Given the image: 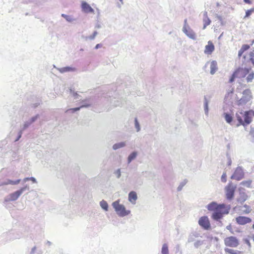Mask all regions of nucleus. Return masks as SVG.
Returning <instances> with one entry per match:
<instances>
[{"mask_svg":"<svg viewBox=\"0 0 254 254\" xmlns=\"http://www.w3.org/2000/svg\"><path fill=\"white\" fill-rule=\"evenodd\" d=\"M29 189L30 188L29 186L28 185H25L20 189L7 195L4 198L3 205L7 208H11V206L9 205V202L16 200L24 191L25 190H29Z\"/></svg>","mask_w":254,"mask_h":254,"instance_id":"nucleus-1","label":"nucleus"},{"mask_svg":"<svg viewBox=\"0 0 254 254\" xmlns=\"http://www.w3.org/2000/svg\"><path fill=\"white\" fill-rule=\"evenodd\" d=\"M231 206L230 205H226L224 208H220L218 210L213 212L211 215L212 219L222 224L221 220L223 218L224 215L229 214Z\"/></svg>","mask_w":254,"mask_h":254,"instance_id":"nucleus-2","label":"nucleus"},{"mask_svg":"<svg viewBox=\"0 0 254 254\" xmlns=\"http://www.w3.org/2000/svg\"><path fill=\"white\" fill-rule=\"evenodd\" d=\"M112 206L115 209L117 214L120 217H124L128 215L130 211L127 210L125 206L119 203V200H116L113 202Z\"/></svg>","mask_w":254,"mask_h":254,"instance_id":"nucleus-3","label":"nucleus"},{"mask_svg":"<svg viewBox=\"0 0 254 254\" xmlns=\"http://www.w3.org/2000/svg\"><path fill=\"white\" fill-rule=\"evenodd\" d=\"M237 189V185L230 181L224 188L226 198L229 200H232L235 196V192Z\"/></svg>","mask_w":254,"mask_h":254,"instance_id":"nucleus-4","label":"nucleus"},{"mask_svg":"<svg viewBox=\"0 0 254 254\" xmlns=\"http://www.w3.org/2000/svg\"><path fill=\"white\" fill-rule=\"evenodd\" d=\"M242 98L238 101V105L243 106L246 105L252 99V92L249 89H247L243 91Z\"/></svg>","mask_w":254,"mask_h":254,"instance_id":"nucleus-5","label":"nucleus"},{"mask_svg":"<svg viewBox=\"0 0 254 254\" xmlns=\"http://www.w3.org/2000/svg\"><path fill=\"white\" fill-rule=\"evenodd\" d=\"M244 177L245 172L242 166H238L235 169L233 174L231 176V179L237 181H240L244 179Z\"/></svg>","mask_w":254,"mask_h":254,"instance_id":"nucleus-6","label":"nucleus"},{"mask_svg":"<svg viewBox=\"0 0 254 254\" xmlns=\"http://www.w3.org/2000/svg\"><path fill=\"white\" fill-rule=\"evenodd\" d=\"M224 242L226 246L232 248H237L240 244L239 240L235 236L226 237Z\"/></svg>","mask_w":254,"mask_h":254,"instance_id":"nucleus-7","label":"nucleus"},{"mask_svg":"<svg viewBox=\"0 0 254 254\" xmlns=\"http://www.w3.org/2000/svg\"><path fill=\"white\" fill-rule=\"evenodd\" d=\"M251 66L240 67H239L236 70L235 72L237 74V78H242L246 77L247 75L251 71Z\"/></svg>","mask_w":254,"mask_h":254,"instance_id":"nucleus-8","label":"nucleus"},{"mask_svg":"<svg viewBox=\"0 0 254 254\" xmlns=\"http://www.w3.org/2000/svg\"><path fill=\"white\" fill-rule=\"evenodd\" d=\"M226 207V205L224 203H217L215 201H212L209 203L206 207L209 211L214 212L220 208H224Z\"/></svg>","mask_w":254,"mask_h":254,"instance_id":"nucleus-9","label":"nucleus"},{"mask_svg":"<svg viewBox=\"0 0 254 254\" xmlns=\"http://www.w3.org/2000/svg\"><path fill=\"white\" fill-rule=\"evenodd\" d=\"M198 224L204 230H208L211 228L210 222L206 216L200 217L198 220Z\"/></svg>","mask_w":254,"mask_h":254,"instance_id":"nucleus-10","label":"nucleus"},{"mask_svg":"<svg viewBox=\"0 0 254 254\" xmlns=\"http://www.w3.org/2000/svg\"><path fill=\"white\" fill-rule=\"evenodd\" d=\"M40 118L39 114L31 117L28 120L24 122V124L21 126L22 127V130H26L32 124L35 122L38 119Z\"/></svg>","mask_w":254,"mask_h":254,"instance_id":"nucleus-11","label":"nucleus"},{"mask_svg":"<svg viewBox=\"0 0 254 254\" xmlns=\"http://www.w3.org/2000/svg\"><path fill=\"white\" fill-rule=\"evenodd\" d=\"M237 224L244 225L252 222V219L250 217L243 216H239L236 218Z\"/></svg>","mask_w":254,"mask_h":254,"instance_id":"nucleus-12","label":"nucleus"},{"mask_svg":"<svg viewBox=\"0 0 254 254\" xmlns=\"http://www.w3.org/2000/svg\"><path fill=\"white\" fill-rule=\"evenodd\" d=\"M21 179H17L15 180H13L9 179H5L2 181L0 182V186H5V185H12L15 186L17 185L20 183L21 182Z\"/></svg>","mask_w":254,"mask_h":254,"instance_id":"nucleus-13","label":"nucleus"},{"mask_svg":"<svg viewBox=\"0 0 254 254\" xmlns=\"http://www.w3.org/2000/svg\"><path fill=\"white\" fill-rule=\"evenodd\" d=\"M243 117L244 118L243 123V126L246 127L252 122V115L251 111L245 112Z\"/></svg>","mask_w":254,"mask_h":254,"instance_id":"nucleus-14","label":"nucleus"},{"mask_svg":"<svg viewBox=\"0 0 254 254\" xmlns=\"http://www.w3.org/2000/svg\"><path fill=\"white\" fill-rule=\"evenodd\" d=\"M82 10L86 13H93L94 10L91 7L89 4L87 2L82 1L81 4Z\"/></svg>","mask_w":254,"mask_h":254,"instance_id":"nucleus-15","label":"nucleus"},{"mask_svg":"<svg viewBox=\"0 0 254 254\" xmlns=\"http://www.w3.org/2000/svg\"><path fill=\"white\" fill-rule=\"evenodd\" d=\"M183 32L186 34L187 36H188L189 38L192 39L193 40H195L196 39V34L194 32V31L189 27V28H186L184 29H182Z\"/></svg>","mask_w":254,"mask_h":254,"instance_id":"nucleus-16","label":"nucleus"},{"mask_svg":"<svg viewBox=\"0 0 254 254\" xmlns=\"http://www.w3.org/2000/svg\"><path fill=\"white\" fill-rule=\"evenodd\" d=\"M227 108V105L223 106V110L224 111V112L223 114V116L227 123L231 124L233 121V118L232 116L228 112H226Z\"/></svg>","mask_w":254,"mask_h":254,"instance_id":"nucleus-17","label":"nucleus"},{"mask_svg":"<svg viewBox=\"0 0 254 254\" xmlns=\"http://www.w3.org/2000/svg\"><path fill=\"white\" fill-rule=\"evenodd\" d=\"M91 106L90 104L86 103V101H82V105L78 107L70 108L66 110V113H74L75 112L78 111L82 108H88Z\"/></svg>","mask_w":254,"mask_h":254,"instance_id":"nucleus-18","label":"nucleus"},{"mask_svg":"<svg viewBox=\"0 0 254 254\" xmlns=\"http://www.w3.org/2000/svg\"><path fill=\"white\" fill-rule=\"evenodd\" d=\"M248 198V195L245 192H240L239 196L237 198V201L241 204H243Z\"/></svg>","mask_w":254,"mask_h":254,"instance_id":"nucleus-19","label":"nucleus"},{"mask_svg":"<svg viewBox=\"0 0 254 254\" xmlns=\"http://www.w3.org/2000/svg\"><path fill=\"white\" fill-rule=\"evenodd\" d=\"M214 50V46L213 44L209 41L208 45L205 46L204 53L207 54H211Z\"/></svg>","mask_w":254,"mask_h":254,"instance_id":"nucleus-20","label":"nucleus"},{"mask_svg":"<svg viewBox=\"0 0 254 254\" xmlns=\"http://www.w3.org/2000/svg\"><path fill=\"white\" fill-rule=\"evenodd\" d=\"M137 199V196L136 192L134 191H131L128 193V200L131 203H135V201Z\"/></svg>","mask_w":254,"mask_h":254,"instance_id":"nucleus-21","label":"nucleus"},{"mask_svg":"<svg viewBox=\"0 0 254 254\" xmlns=\"http://www.w3.org/2000/svg\"><path fill=\"white\" fill-rule=\"evenodd\" d=\"M57 69L61 73H62L67 72H73L76 70L75 68L68 66L62 68H58Z\"/></svg>","mask_w":254,"mask_h":254,"instance_id":"nucleus-22","label":"nucleus"},{"mask_svg":"<svg viewBox=\"0 0 254 254\" xmlns=\"http://www.w3.org/2000/svg\"><path fill=\"white\" fill-rule=\"evenodd\" d=\"M199 236L200 234L196 232H193L191 233L189 236L188 242L191 243L195 241V238L199 237Z\"/></svg>","mask_w":254,"mask_h":254,"instance_id":"nucleus-23","label":"nucleus"},{"mask_svg":"<svg viewBox=\"0 0 254 254\" xmlns=\"http://www.w3.org/2000/svg\"><path fill=\"white\" fill-rule=\"evenodd\" d=\"M217 63L216 61H212L210 63V74L213 75L217 70Z\"/></svg>","mask_w":254,"mask_h":254,"instance_id":"nucleus-24","label":"nucleus"},{"mask_svg":"<svg viewBox=\"0 0 254 254\" xmlns=\"http://www.w3.org/2000/svg\"><path fill=\"white\" fill-rule=\"evenodd\" d=\"M32 98L33 99V102L31 103V106L33 108H36L41 104V100L40 98L36 96H33Z\"/></svg>","mask_w":254,"mask_h":254,"instance_id":"nucleus-25","label":"nucleus"},{"mask_svg":"<svg viewBox=\"0 0 254 254\" xmlns=\"http://www.w3.org/2000/svg\"><path fill=\"white\" fill-rule=\"evenodd\" d=\"M137 152L136 151H132L127 157V164H130L133 160H134L137 156Z\"/></svg>","mask_w":254,"mask_h":254,"instance_id":"nucleus-26","label":"nucleus"},{"mask_svg":"<svg viewBox=\"0 0 254 254\" xmlns=\"http://www.w3.org/2000/svg\"><path fill=\"white\" fill-rule=\"evenodd\" d=\"M248 76L246 78V80L247 83L252 82L254 78V71L252 70V67L251 66V71L247 74Z\"/></svg>","mask_w":254,"mask_h":254,"instance_id":"nucleus-27","label":"nucleus"},{"mask_svg":"<svg viewBox=\"0 0 254 254\" xmlns=\"http://www.w3.org/2000/svg\"><path fill=\"white\" fill-rule=\"evenodd\" d=\"M208 104L209 101L207 100L206 96L204 97V113L206 115H208L209 112V108H208Z\"/></svg>","mask_w":254,"mask_h":254,"instance_id":"nucleus-28","label":"nucleus"},{"mask_svg":"<svg viewBox=\"0 0 254 254\" xmlns=\"http://www.w3.org/2000/svg\"><path fill=\"white\" fill-rule=\"evenodd\" d=\"M225 252L230 254H243V253L238 250H235L229 248H225Z\"/></svg>","mask_w":254,"mask_h":254,"instance_id":"nucleus-29","label":"nucleus"},{"mask_svg":"<svg viewBox=\"0 0 254 254\" xmlns=\"http://www.w3.org/2000/svg\"><path fill=\"white\" fill-rule=\"evenodd\" d=\"M126 144L125 142H120L117 143H115L113 146V149L115 150L124 147L126 146Z\"/></svg>","mask_w":254,"mask_h":254,"instance_id":"nucleus-30","label":"nucleus"},{"mask_svg":"<svg viewBox=\"0 0 254 254\" xmlns=\"http://www.w3.org/2000/svg\"><path fill=\"white\" fill-rule=\"evenodd\" d=\"M252 183V180H249L247 181H243L240 183V185L249 188H252L251 185Z\"/></svg>","mask_w":254,"mask_h":254,"instance_id":"nucleus-31","label":"nucleus"},{"mask_svg":"<svg viewBox=\"0 0 254 254\" xmlns=\"http://www.w3.org/2000/svg\"><path fill=\"white\" fill-rule=\"evenodd\" d=\"M233 93V89L229 90L224 97V102H226L227 100L231 99Z\"/></svg>","mask_w":254,"mask_h":254,"instance_id":"nucleus-32","label":"nucleus"},{"mask_svg":"<svg viewBox=\"0 0 254 254\" xmlns=\"http://www.w3.org/2000/svg\"><path fill=\"white\" fill-rule=\"evenodd\" d=\"M204 16H206V18L203 19L204 25H203V29H205L206 27L209 25L210 24L211 20L210 19L207 17V12H205L204 13Z\"/></svg>","mask_w":254,"mask_h":254,"instance_id":"nucleus-33","label":"nucleus"},{"mask_svg":"<svg viewBox=\"0 0 254 254\" xmlns=\"http://www.w3.org/2000/svg\"><path fill=\"white\" fill-rule=\"evenodd\" d=\"M161 254H169L168 246L166 243H164L162 245V247L161 249Z\"/></svg>","mask_w":254,"mask_h":254,"instance_id":"nucleus-34","label":"nucleus"},{"mask_svg":"<svg viewBox=\"0 0 254 254\" xmlns=\"http://www.w3.org/2000/svg\"><path fill=\"white\" fill-rule=\"evenodd\" d=\"M100 205L101 208L105 211H108V204L107 202L104 200H102L100 202Z\"/></svg>","mask_w":254,"mask_h":254,"instance_id":"nucleus-35","label":"nucleus"},{"mask_svg":"<svg viewBox=\"0 0 254 254\" xmlns=\"http://www.w3.org/2000/svg\"><path fill=\"white\" fill-rule=\"evenodd\" d=\"M61 16L64 18L67 22H71L74 20V19H73L72 16L71 15H66L65 14H62Z\"/></svg>","mask_w":254,"mask_h":254,"instance_id":"nucleus-36","label":"nucleus"},{"mask_svg":"<svg viewBox=\"0 0 254 254\" xmlns=\"http://www.w3.org/2000/svg\"><path fill=\"white\" fill-rule=\"evenodd\" d=\"M110 102L112 106L114 107H117L122 105V104L120 103V102H119L118 100H113V99H111V98L110 99Z\"/></svg>","mask_w":254,"mask_h":254,"instance_id":"nucleus-37","label":"nucleus"},{"mask_svg":"<svg viewBox=\"0 0 254 254\" xmlns=\"http://www.w3.org/2000/svg\"><path fill=\"white\" fill-rule=\"evenodd\" d=\"M249 61L252 63L253 66H254V50L249 53Z\"/></svg>","mask_w":254,"mask_h":254,"instance_id":"nucleus-38","label":"nucleus"},{"mask_svg":"<svg viewBox=\"0 0 254 254\" xmlns=\"http://www.w3.org/2000/svg\"><path fill=\"white\" fill-rule=\"evenodd\" d=\"M134 126L137 132L140 130V124L136 118L134 119Z\"/></svg>","mask_w":254,"mask_h":254,"instance_id":"nucleus-39","label":"nucleus"},{"mask_svg":"<svg viewBox=\"0 0 254 254\" xmlns=\"http://www.w3.org/2000/svg\"><path fill=\"white\" fill-rule=\"evenodd\" d=\"M187 180H184L183 182H182L180 184V185H179V186H178V187L177 188V190H178V191H181V190L183 189V187L186 185V184H187Z\"/></svg>","mask_w":254,"mask_h":254,"instance_id":"nucleus-40","label":"nucleus"},{"mask_svg":"<svg viewBox=\"0 0 254 254\" xmlns=\"http://www.w3.org/2000/svg\"><path fill=\"white\" fill-rule=\"evenodd\" d=\"M70 92L73 94L75 99L79 100H81L80 98L81 96L77 92H74L71 89H70Z\"/></svg>","mask_w":254,"mask_h":254,"instance_id":"nucleus-41","label":"nucleus"},{"mask_svg":"<svg viewBox=\"0 0 254 254\" xmlns=\"http://www.w3.org/2000/svg\"><path fill=\"white\" fill-rule=\"evenodd\" d=\"M24 130H22V127H20V129L18 131V132L17 133V136L16 139H15V142L18 141L20 139V138L21 137L22 133Z\"/></svg>","mask_w":254,"mask_h":254,"instance_id":"nucleus-42","label":"nucleus"},{"mask_svg":"<svg viewBox=\"0 0 254 254\" xmlns=\"http://www.w3.org/2000/svg\"><path fill=\"white\" fill-rule=\"evenodd\" d=\"M203 244V241L201 240H197L194 243V247L197 249Z\"/></svg>","mask_w":254,"mask_h":254,"instance_id":"nucleus-43","label":"nucleus"},{"mask_svg":"<svg viewBox=\"0 0 254 254\" xmlns=\"http://www.w3.org/2000/svg\"><path fill=\"white\" fill-rule=\"evenodd\" d=\"M236 116L237 118V120L239 122V125L238 126L243 125V120L242 119V117L238 114H236Z\"/></svg>","mask_w":254,"mask_h":254,"instance_id":"nucleus-44","label":"nucleus"},{"mask_svg":"<svg viewBox=\"0 0 254 254\" xmlns=\"http://www.w3.org/2000/svg\"><path fill=\"white\" fill-rule=\"evenodd\" d=\"M250 48V45H248V44H244L242 45V46L241 47V48L240 50H241L242 52H243L244 53L245 51H247Z\"/></svg>","mask_w":254,"mask_h":254,"instance_id":"nucleus-45","label":"nucleus"},{"mask_svg":"<svg viewBox=\"0 0 254 254\" xmlns=\"http://www.w3.org/2000/svg\"><path fill=\"white\" fill-rule=\"evenodd\" d=\"M97 34L98 32L96 31H95L91 35L89 36V37H86V39L87 40V39H89L91 40H93L95 39Z\"/></svg>","mask_w":254,"mask_h":254,"instance_id":"nucleus-46","label":"nucleus"},{"mask_svg":"<svg viewBox=\"0 0 254 254\" xmlns=\"http://www.w3.org/2000/svg\"><path fill=\"white\" fill-rule=\"evenodd\" d=\"M254 11V8H252L250 9H248L246 11V15L245 17H249L252 13Z\"/></svg>","mask_w":254,"mask_h":254,"instance_id":"nucleus-47","label":"nucleus"},{"mask_svg":"<svg viewBox=\"0 0 254 254\" xmlns=\"http://www.w3.org/2000/svg\"><path fill=\"white\" fill-rule=\"evenodd\" d=\"M236 78H237V75L235 71H234L229 79V82H233Z\"/></svg>","mask_w":254,"mask_h":254,"instance_id":"nucleus-48","label":"nucleus"},{"mask_svg":"<svg viewBox=\"0 0 254 254\" xmlns=\"http://www.w3.org/2000/svg\"><path fill=\"white\" fill-rule=\"evenodd\" d=\"M244 207L246 208V210L244 211V213H245V214H249V213H250V212L251 211V209L250 206H249L247 204H245L244 205Z\"/></svg>","mask_w":254,"mask_h":254,"instance_id":"nucleus-49","label":"nucleus"},{"mask_svg":"<svg viewBox=\"0 0 254 254\" xmlns=\"http://www.w3.org/2000/svg\"><path fill=\"white\" fill-rule=\"evenodd\" d=\"M221 181L222 183H226L227 181V175L226 172H224L221 176Z\"/></svg>","mask_w":254,"mask_h":254,"instance_id":"nucleus-50","label":"nucleus"},{"mask_svg":"<svg viewBox=\"0 0 254 254\" xmlns=\"http://www.w3.org/2000/svg\"><path fill=\"white\" fill-rule=\"evenodd\" d=\"M114 174L116 175V177L118 179H119L121 176V169H118L116 171H115L114 173Z\"/></svg>","mask_w":254,"mask_h":254,"instance_id":"nucleus-51","label":"nucleus"},{"mask_svg":"<svg viewBox=\"0 0 254 254\" xmlns=\"http://www.w3.org/2000/svg\"><path fill=\"white\" fill-rule=\"evenodd\" d=\"M190 27V26H189V25L187 23V19H185L184 20V26L183 27L182 29H186V28H189V29Z\"/></svg>","mask_w":254,"mask_h":254,"instance_id":"nucleus-52","label":"nucleus"},{"mask_svg":"<svg viewBox=\"0 0 254 254\" xmlns=\"http://www.w3.org/2000/svg\"><path fill=\"white\" fill-rule=\"evenodd\" d=\"M227 158H228L227 165L229 166H231L232 164V161H231V157H230V155H229L228 154H227Z\"/></svg>","mask_w":254,"mask_h":254,"instance_id":"nucleus-53","label":"nucleus"},{"mask_svg":"<svg viewBox=\"0 0 254 254\" xmlns=\"http://www.w3.org/2000/svg\"><path fill=\"white\" fill-rule=\"evenodd\" d=\"M29 181H31L33 183H37L36 179L33 177H29Z\"/></svg>","mask_w":254,"mask_h":254,"instance_id":"nucleus-54","label":"nucleus"},{"mask_svg":"<svg viewBox=\"0 0 254 254\" xmlns=\"http://www.w3.org/2000/svg\"><path fill=\"white\" fill-rule=\"evenodd\" d=\"M226 229L230 231V232L232 233V234H233V231H232V226H231V224H229V225H228L227 227H226Z\"/></svg>","mask_w":254,"mask_h":254,"instance_id":"nucleus-55","label":"nucleus"},{"mask_svg":"<svg viewBox=\"0 0 254 254\" xmlns=\"http://www.w3.org/2000/svg\"><path fill=\"white\" fill-rule=\"evenodd\" d=\"M103 45L101 43L97 44L95 47H94V49L96 50H97L102 47Z\"/></svg>","mask_w":254,"mask_h":254,"instance_id":"nucleus-56","label":"nucleus"},{"mask_svg":"<svg viewBox=\"0 0 254 254\" xmlns=\"http://www.w3.org/2000/svg\"><path fill=\"white\" fill-rule=\"evenodd\" d=\"M245 243L247 245H248L250 248L251 247V243H250V241L248 239H245Z\"/></svg>","mask_w":254,"mask_h":254,"instance_id":"nucleus-57","label":"nucleus"},{"mask_svg":"<svg viewBox=\"0 0 254 254\" xmlns=\"http://www.w3.org/2000/svg\"><path fill=\"white\" fill-rule=\"evenodd\" d=\"M36 250V247L35 246L33 248H32L31 250V252L30 253V254H34L35 253Z\"/></svg>","mask_w":254,"mask_h":254,"instance_id":"nucleus-58","label":"nucleus"},{"mask_svg":"<svg viewBox=\"0 0 254 254\" xmlns=\"http://www.w3.org/2000/svg\"><path fill=\"white\" fill-rule=\"evenodd\" d=\"M243 53H244L243 52H242L241 50H239V51L238 52V57L239 58L241 57L242 56Z\"/></svg>","mask_w":254,"mask_h":254,"instance_id":"nucleus-59","label":"nucleus"},{"mask_svg":"<svg viewBox=\"0 0 254 254\" xmlns=\"http://www.w3.org/2000/svg\"><path fill=\"white\" fill-rule=\"evenodd\" d=\"M29 181V177L25 178L22 180V184H24L25 183Z\"/></svg>","mask_w":254,"mask_h":254,"instance_id":"nucleus-60","label":"nucleus"},{"mask_svg":"<svg viewBox=\"0 0 254 254\" xmlns=\"http://www.w3.org/2000/svg\"><path fill=\"white\" fill-rule=\"evenodd\" d=\"M244 2L247 4L252 3V1L251 0H244Z\"/></svg>","mask_w":254,"mask_h":254,"instance_id":"nucleus-61","label":"nucleus"},{"mask_svg":"<svg viewBox=\"0 0 254 254\" xmlns=\"http://www.w3.org/2000/svg\"><path fill=\"white\" fill-rule=\"evenodd\" d=\"M217 19L222 23V18L221 16H217Z\"/></svg>","mask_w":254,"mask_h":254,"instance_id":"nucleus-62","label":"nucleus"},{"mask_svg":"<svg viewBox=\"0 0 254 254\" xmlns=\"http://www.w3.org/2000/svg\"><path fill=\"white\" fill-rule=\"evenodd\" d=\"M254 43V39L252 41L251 45H252Z\"/></svg>","mask_w":254,"mask_h":254,"instance_id":"nucleus-63","label":"nucleus"},{"mask_svg":"<svg viewBox=\"0 0 254 254\" xmlns=\"http://www.w3.org/2000/svg\"><path fill=\"white\" fill-rule=\"evenodd\" d=\"M96 27H97V28H100V27H100V26L99 25H97V26H96Z\"/></svg>","mask_w":254,"mask_h":254,"instance_id":"nucleus-64","label":"nucleus"}]
</instances>
